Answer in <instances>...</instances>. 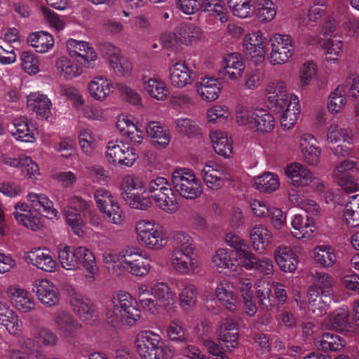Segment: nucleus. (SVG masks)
Instances as JSON below:
<instances>
[{
  "instance_id": "f257e3e1",
  "label": "nucleus",
  "mask_w": 359,
  "mask_h": 359,
  "mask_svg": "<svg viewBox=\"0 0 359 359\" xmlns=\"http://www.w3.org/2000/svg\"><path fill=\"white\" fill-rule=\"evenodd\" d=\"M175 246L170 258L172 269L183 276H192L201 270V262L196 254L194 238L187 231H177L173 234Z\"/></svg>"
},
{
  "instance_id": "f03ea898",
  "label": "nucleus",
  "mask_w": 359,
  "mask_h": 359,
  "mask_svg": "<svg viewBox=\"0 0 359 359\" xmlns=\"http://www.w3.org/2000/svg\"><path fill=\"white\" fill-rule=\"evenodd\" d=\"M57 257L62 268L67 271H76L81 266L85 270L87 283L95 282L99 273L96 259L91 250L85 246L59 245Z\"/></svg>"
},
{
  "instance_id": "7ed1b4c3",
  "label": "nucleus",
  "mask_w": 359,
  "mask_h": 359,
  "mask_svg": "<svg viewBox=\"0 0 359 359\" xmlns=\"http://www.w3.org/2000/svg\"><path fill=\"white\" fill-rule=\"evenodd\" d=\"M105 316L108 323L114 326L121 324L131 327L140 320L141 311L130 293L118 290L112 295L105 309Z\"/></svg>"
},
{
  "instance_id": "20e7f679",
  "label": "nucleus",
  "mask_w": 359,
  "mask_h": 359,
  "mask_svg": "<svg viewBox=\"0 0 359 359\" xmlns=\"http://www.w3.org/2000/svg\"><path fill=\"white\" fill-rule=\"evenodd\" d=\"M134 344L141 359H168L173 355L172 346L150 330L140 331L135 335Z\"/></svg>"
},
{
  "instance_id": "39448f33",
  "label": "nucleus",
  "mask_w": 359,
  "mask_h": 359,
  "mask_svg": "<svg viewBox=\"0 0 359 359\" xmlns=\"http://www.w3.org/2000/svg\"><path fill=\"white\" fill-rule=\"evenodd\" d=\"M136 239L145 248L161 250L168 244L169 236L166 229L159 222L151 219H141L135 224Z\"/></svg>"
},
{
  "instance_id": "423d86ee",
  "label": "nucleus",
  "mask_w": 359,
  "mask_h": 359,
  "mask_svg": "<svg viewBox=\"0 0 359 359\" xmlns=\"http://www.w3.org/2000/svg\"><path fill=\"white\" fill-rule=\"evenodd\" d=\"M146 182L139 175L129 174L125 175L120 183L121 196L132 208L145 210L151 205L150 198L145 196Z\"/></svg>"
},
{
  "instance_id": "0eeeda50",
  "label": "nucleus",
  "mask_w": 359,
  "mask_h": 359,
  "mask_svg": "<svg viewBox=\"0 0 359 359\" xmlns=\"http://www.w3.org/2000/svg\"><path fill=\"white\" fill-rule=\"evenodd\" d=\"M156 206L168 214H174L179 210V203L168 180L158 177L151 180L146 187Z\"/></svg>"
},
{
  "instance_id": "6e6552de",
  "label": "nucleus",
  "mask_w": 359,
  "mask_h": 359,
  "mask_svg": "<svg viewBox=\"0 0 359 359\" xmlns=\"http://www.w3.org/2000/svg\"><path fill=\"white\" fill-rule=\"evenodd\" d=\"M257 298L263 309L269 311L276 304L283 305L287 299V292L283 284L278 282L270 283L259 278L255 283Z\"/></svg>"
},
{
  "instance_id": "1a4fd4ad",
  "label": "nucleus",
  "mask_w": 359,
  "mask_h": 359,
  "mask_svg": "<svg viewBox=\"0 0 359 359\" xmlns=\"http://www.w3.org/2000/svg\"><path fill=\"white\" fill-rule=\"evenodd\" d=\"M270 52L268 60L270 65H283L289 62L295 53V41L289 34L276 32L269 39Z\"/></svg>"
},
{
  "instance_id": "9d476101",
  "label": "nucleus",
  "mask_w": 359,
  "mask_h": 359,
  "mask_svg": "<svg viewBox=\"0 0 359 359\" xmlns=\"http://www.w3.org/2000/svg\"><path fill=\"white\" fill-rule=\"evenodd\" d=\"M172 184L179 194L187 199L197 198L203 193L201 182L189 168L175 169L172 172Z\"/></svg>"
},
{
  "instance_id": "9b49d317",
  "label": "nucleus",
  "mask_w": 359,
  "mask_h": 359,
  "mask_svg": "<svg viewBox=\"0 0 359 359\" xmlns=\"http://www.w3.org/2000/svg\"><path fill=\"white\" fill-rule=\"evenodd\" d=\"M121 266L129 273L138 277L146 276L151 269V259L147 253L127 248L120 251Z\"/></svg>"
},
{
  "instance_id": "f8f14e48",
  "label": "nucleus",
  "mask_w": 359,
  "mask_h": 359,
  "mask_svg": "<svg viewBox=\"0 0 359 359\" xmlns=\"http://www.w3.org/2000/svg\"><path fill=\"white\" fill-rule=\"evenodd\" d=\"M96 205L109 222L121 226L124 222L122 210L116 197L105 188L97 189L94 194Z\"/></svg>"
},
{
  "instance_id": "ddd939ff",
  "label": "nucleus",
  "mask_w": 359,
  "mask_h": 359,
  "mask_svg": "<svg viewBox=\"0 0 359 359\" xmlns=\"http://www.w3.org/2000/svg\"><path fill=\"white\" fill-rule=\"evenodd\" d=\"M105 157L115 165L131 167L138 158L135 149L122 140H110L106 147Z\"/></svg>"
},
{
  "instance_id": "4468645a",
  "label": "nucleus",
  "mask_w": 359,
  "mask_h": 359,
  "mask_svg": "<svg viewBox=\"0 0 359 359\" xmlns=\"http://www.w3.org/2000/svg\"><path fill=\"white\" fill-rule=\"evenodd\" d=\"M243 48L245 54L255 62H262L266 57L267 38L260 29L252 31L245 35Z\"/></svg>"
},
{
  "instance_id": "2eb2a0df",
  "label": "nucleus",
  "mask_w": 359,
  "mask_h": 359,
  "mask_svg": "<svg viewBox=\"0 0 359 359\" xmlns=\"http://www.w3.org/2000/svg\"><path fill=\"white\" fill-rule=\"evenodd\" d=\"M52 325L59 336L67 341L76 339L81 328L73 315L66 311L55 312L53 316Z\"/></svg>"
},
{
  "instance_id": "dca6fc26",
  "label": "nucleus",
  "mask_w": 359,
  "mask_h": 359,
  "mask_svg": "<svg viewBox=\"0 0 359 359\" xmlns=\"http://www.w3.org/2000/svg\"><path fill=\"white\" fill-rule=\"evenodd\" d=\"M168 71L170 82L176 88L191 86L196 79V72L187 60H179L172 64Z\"/></svg>"
},
{
  "instance_id": "f3484780",
  "label": "nucleus",
  "mask_w": 359,
  "mask_h": 359,
  "mask_svg": "<svg viewBox=\"0 0 359 359\" xmlns=\"http://www.w3.org/2000/svg\"><path fill=\"white\" fill-rule=\"evenodd\" d=\"M358 170L354 161L346 160L334 168L333 175L339 186L345 191L352 193L359 190V183L351 177V174H355Z\"/></svg>"
},
{
  "instance_id": "a211bd4d",
  "label": "nucleus",
  "mask_w": 359,
  "mask_h": 359,
  "mask_svg": "<svg viewBox=\"0 0 359 359\" xmlns=\"http://www.w3.org/2000/svg\"><path fill=\"white\" fill-rule=\"evenodd\" d=\"M151 295L155 299L156 304L172 315L177 311L175 292L165 283H156L151 287Z\"/></svg>"
},
{
  "instance_id": "6ab92c4d",
  "label": "nucleus",
  "mask_w": 359,
  "mask_h": 359,
  "mask_svg": "<svg viewBox=\"0 0 359 359\" xmlns=\"http://www.w3.org/2000/svg\"><path fill=\"white\" fill-rule=\"evenodd\" d=\"M26 262L32 264L37 269L48 273L57 271L58 264L53 253L48 248H34L24 255Z\"/></svg>"
},
{
  "instance_id": "aec40b11",
  "label": "nucleus",
  "mask_w": 359,
  "mask_h": 359,
  "mask_svg": "<svg viewBox=\"0 0 359 359\" xmlns=\"http://www.w3.org/2000/svg\"><path fill=\"white\" fill-rule=\"evenodd\" d=\"M274 110L281 113L280 121L284 130H290L296 124L301 112L299 97L291 93L283 106H276Z\"/></svg>"
},
{
  "instance_id": "412c9836",
  "label": "nucleus",
  "mask_w": 359,
  "mask_h": 359,
  "mask_svg": "<svg viewBox=\"0 0 359 359\" xmlns=\"http://www.w3.org/2000/svg\"><path fill=\"white\" fill-rule=\"evenodd\" d=\"M66 48L70 56H75L76 59L85 61L84 64L87 65L89 69L95 67L97 54L88 42L69 39L66 41Z\"/></svg>"
},
{
  "instance_id": "4be33fe9",
  "label": "nucleus",
  "mask_w": 359,
  "mask_h": 359,
  "mask_svg": "<svg viewBox=\"0 0 359 359\" xmlns=\"http://www.w3.org/2000/svg\"><path fill=\"white\" fill-rule=\"evenodd\" d=\"M223 84L217 77L205 76L196 83V92L200 99L205 102H212L219 98Z\"/></svg>"
},
{
  "instance_id": "5701e85b",
  "label": "nucleus",
  "mask_w": 359,
  "mask_h": 359,
  "mask_svg": "<svg viewBox=\"0 0 359 359\" xmlns=\"http://www.w3.org/2000/svg\"><path fill=\"white\" fill-rule=\"evenodd\" d=\"M18 223L32 231H39L43 226V219L41 214L33 212L25 202H18L12 212Z\"/></svg>"
},
{
  "instance_id": "b1692460",
  "label": "nucleus",
  "mask_w": 359,
  "mask_h": 359,
  "mask_svg": "<svg viewBox=\"0 0 359 359\" xmlns=\"http://www.w3.org/2000/svg\"><path fill=\"white\" fill-rule=\"evenodd\" d=\"M283 171L290 180V184L296 188L307 187L314 180L313 172L300 163H289L284 168Z\"/></svg>"
},
{
  "instance_id": "393cba45",
  "label": "nucleus",
  "mask_w": 359,
  "mask_h": 359,
  "mask_svg": "<svg viewBox=\"0 0 359 359\" xmlns=\"http://www.w3.org/2000/svg\"><path fill=\"white\" fill-rule=\"evenodd\" d=\"M33 292L39 302L47 307L56 306L60 302V293L56 285L50 280L43 278L34 281Z\"/></svg>"
},
{
  "instance_id": "a878e982",
  "label": "nucleus",
  "mask_w": 359,
  "mask_h": 359,
  "mask_svg": "<svg viewBox=\"0 0 359 359\" xmlns=\"http://www.w3.org/2000/svg\"><path fill=\"white\" fill-rule=\"evenodd\" d=\"M245 69V63L241 55L233 53L224 57L220 73L231 81H238L243 77Z\"/></svg>"
},
{
  "instance_id": "bb28decb",
  "label": "nucleus",
  "mask_w": 359,
  "mask_h": 359,
  "mask_svg": "<svg viewBox=\"0 0 359 359\" xmlns=\"http://www.w3.org/2000/svg\"><path fill=\"white\" fill-rule=\"evenodd\" d=\"M114 90L112 81L103 75H97L92 78L87 84V91L90 97L95 101H106Z\"/></svg>"
},
{
  "instance_id": "cd10ccee",
  "label": "nucleus",
  "mask_w": 359,
  "mask_h": 359,
  "mask_svg": "<svg viewBox=\"0 0 359 359\" xmlns=\"http://www.w3.org/2000/svg\"><path fill=\"white\" fill-rule=\"evenodd\" d=\"M273 257L276 264L283 272L293 273L297 270L299 259L294 248L280 245L275 250Z\"/></svg>"
},
{
  "instance_id": "c85d7f7f",
  "label": "nucleus",
  "mask_w": 359,
  "mask_h": 359,
  "mask_svg": "<svg viewBox=\"0 0 359 359\" xmlns=\"http://www.w3.org/2000/svg\"><path fill=\"white\" fill-rule=\"evenodd\" d=\"M13 306L20 312L28 313L35 309V301L26 290L17 285L9 286L6 290Z\"/></svg>"
},
{
  "instance_id": "c756f323",
  "label": "nucleus",
  "mask_w": 359,
  "mask_h": 359,
  "mask_svg": "<svg viewBox=\"0 0 359 359\" xmlns=\"http://www.w3.org/2000/svg\"><path fill=\"white\" fill-rule=\"evenodd\" d=\"M224 169L213 161H208L201 170V176L205 184L213 190H218L224 186Z\"/></svg>"
},
{
  "instance_id": "7c9ffc66",
  "label": "nucleus",
  "mask_w": 359,
  "mask_h": 359,
  "mask_svg": "<svg viewBox=\"0 0 359 359\" xmlns=\"http://www.w3.org/2000/svg\"><path fill=\"white\" fill-rule=\"evenodd\" d=\"M85 61L61 56L56 60L55 67L57 72L65 79H72L81 75L85 69H89Z\"/></svg>"
},
{
  "instance_id": "2f4dec72",
  "label": "nucleus",
  "mask_w": 359,
  "mask_h": 359,
  "mask_svg": "<svg viewBox=\"0 0 359 359\" xmlns=\"http://www.w3.org/2000/svg\"><path fill=\"white\" fill-rule=\"evenodd\" d=\"M179 306L184 312H189L198 304V289L189 281H182L177 287Z\"/></svg>"
},
{
  "instance_id": "473e14b6",
  "label": "nucleus",
  "mask_w": 359,
  "mask_h": 359,
  "mask_svg": "<svg viewBox=\"0 0 359 359\" xmlns=\"http://www.w3.org/2000/svg\"><path fill=\"white\" fill-rule=\"evenodd\" d=\"M299 148L304 160L310 165H316L321 154L315 137L309 133L302 134L299 141Z\"/></svg>"
},
{
  "instance_id": "72a5a7b5",
  "label": "nucleus",
  "mask_w": 359,
  "mask_h": 359,
  "mask_svg": "<svg viewBox=\"0 0 359 359\" xmlns=\"http://www.w3.org/2000/svg\"><path fill=\"white\" fill-rule=\"evenodd\" d=\"M0 325L13 336L22 330V322L18 313L3 302H0Z\"/></svg>"
},
{
  "instance_id": "f704fd0d",
  "label": "nucleus",
  "mask_w": 359,
  "mask_h": 359,
  "mask_svg": "<svg viewBox=\"0 0 359 359\" xmlns=\"http://www.w3.org/2000/svg\"><path fill=\"white\" fill-rule=\"evenodd\" d=\"M265 92L268 95V101L271 107L285 104L290 94L287 93L286 82L283 79H275L269 81L266 86Z\"/></svg>"
},
{
  "instance_id": "c9c22d12",
  "label": "nucleus",
  "mask_w": 359,
  "mask_h": 359,
  "mask_svg": "<svg viewBox=\"0 0 359 359\" xmlns=\"http://www.w3.org/2000/svg\"><path fill=\"white\" fill-rule=\"evenodd\" d=\"M142 85L144 91L152 99L157 101H165L169 95V87L165 81L158 76H144Z\"/></svg>"
},
{
  "instance_id": "e433bc0d",
  "label": "nucleus",
  "mask_w": 359,
  "mask_h": 359,
  "mask_svg": "<svg viewBox=\"0 0 359 359\" xmlns=\"http://www.w3.org/2000/svg\"><path fill=\"white\" fill-rule=\"evenodd\" d=\"M31 207L36 210H42L50 219H58L59 212L54 208L53 202L44 194L29 192L26 196Z\"/></svg>"
},
{
  "instance_id": "4c0bfd02",
  "label": "nucleus",
  "mask_w": 359,
  "mask_h": 359,
  "mask_svg": "<svg viewBox=\"0 0 359 359\" xmlns=\"http://www.w3.org/2000/svg\"><path fill=\"white\" fill-rule=\"evenodd\" d=\"M215 293L217 300L226 309L232 312L238 309V299L233 292V286L228 280H219L217 284Z\"/></svg>"
},
{
  "instance_id": "58836bf2",
  "label": "nucleus",
  "mask_w": 359,
  "mask_h": 359,
  "mask_svg": "<svg viewBox=\"0 0 359 359\" xmlns=\"http://www.w3.org/2000/svg\"><path fill=\"white\" fill-rule=\"evenodd\" d=\"M27 103L39 118L47 120L50 116L52 103L47 95L39 92L31 93L27 96Z\"/></svg>"
},
{
  "instance_id": "ea45409f",
  "label": "nucleus",
  "mask_w": 359,
  "mask_h": 359,
  "mask_svg": "<svg viewBox=\"0 0 359 359\" xmlns=\"http://www.w3.org/2000/svg\"><path fill=\"white\" fill-rule=\"evenodd\" d=\"M13 125L15 130L12 132L17 140L33 142L37 134L34 123L25 116L17 117L13 119Z\"/></svg>"
},
{
  "instance_id": "a19ab883",
  "label": "nucleus",
  "mask_w": 359,
  "mask_h": 359,
  "mask_svg": "<svg viewBox=\"0 0 359 359\" xmlns=\"http://www.w3.org/2000/svg\"><path fill=\"white\" fill-rule=\"evenodd\" d=\"M348 316L349 313L346 308H339L332 313L325 321L323 326L325 329L347 331L358 334L359 330H355V328L348 323Z\"/></svg>"
},
{
  "instance_id": "79ce46f5",
  "label": "nucleus",
  "mask_w": 359,
  "mask_h": 359,
  "mask_svg": "<svg viewBox=\"0 0 359 359\" xmlns=\"http://www.w3.org/2000/svg\"><path fill=\"white\" fill-rule=\"evenodd\" d=\"M291 233L297 239L309 240L313 237L316 229L313 222L308 217L297 214L291 218Z\"/></svg>"
},
{
  "instance_id": "37998d69",
  "label": "nucleus",
  "mask_w": 359,
  "mask_h": 359,
  "mask_svg": "<svg viewBox=\"0 0 359 359\" xmlns=\"http://www.w3.org/2000/svg\"><path fill=\"white\" fill-rule=\"evenodd\" d=\"M252 247L256 252L265 251L273 242L272 232L264 224H255L250 233Z\"/></svg>"
},
{
  "instance_id": "c03bdc74",
  "label": "nucleus",
  "mask_w": 359,
  "mask_h": 359,
  "mask_svg": "<svg viewBox=\"0 0 359 359\" xmlns=\"http://www.w3.org/2000/svg\"><path fill=\"white\" fill-rule=\"evenodd\" d=\"M210 139L215 151L226 158H230L233 153V141L228 134L220 130H212Z\"/></svg>"
},
{
  "instance_id": "a18cd8bd",
  "label": "nucleus",
  "mask_w": 359,
  "mask_h": 359,
  "mask_svg": "<svg viewBox=\"0 0 359 359\" xmlns=\"http://www.w3.org/2000/svg\"><path fill=\"white\" fill-rule=\"evenodd\" d=\"M314 345L318 350L322 351L337 352L344 348L346 341L336 334L326 332L314 339Z\"/></svg>"
},
{
  "instance_id": "49530a36",
  "label": "nucleus",
  "mask_w": 359,
  "mask_h": 359,
  "mask_svg": "<svg viewBox=\"0 0 359 359\" xmlns=\"http://www.w3.org/2000/svg\"><path fill=\"white\" fill-rule=\"evenodd\" d=\"M252 129L260 133H268L275 126V118L272 114L264 108H255Z\"/></svg>"
},
{
  "instance_id": "de8ad7c7",
  "label": "nucleus",
  "mask_w": 359,
  "mask_h": 359,
  "mask_svg": "<svg viewBox=\"0 0 359 359\" xmlns=\"http://www.w3.org/2000/svg\"><path fill=\"white\" fill-rule=\"evenodd\" d=\"M311 257L317 265L324 268L332 267L337 262L336 250L328 245H321L313 248Z\"/></svg>"
},
{
  "instance_id": "09e8293b",
  "label": "nucleus",
  "mask_w": 359,
  "mask_h": 359,
  "mask_svg": "<svg viewBox=\"0 0 359 359\" xmlns=\"http://www.w3.org/2000/svg\"><path fill=\"white\" fill-rule=\"evenodd\" d=\"M109 62L110 68L118 76L128 77L132 73V63L128 59L121 57V50L117 48H113L109 53Z\"/></svg>"
},
{
  "instance_id": "8fccbe9b",
  "label": "nucleus",
  "mask_w": 359,
  "mask_h": 359,
  "mask_svg": "<svg viewBox=\"0 0 359 359\" xmlns=\"http://www.w3.org/2000/svg\"><path fill=\"white\" fill-rule=\"evenodd\" d=\"M234 251L226 248L215 250L211 257V263L219 272L224 269L235 271Z\"/></svg>"
},
{
  "instance_id": "3c124183",
  "label": "nucleus",
  "mask_w": 359,
  "mask_h": 359,
  "mask_svg": "<svg viewBox=\"0 0 359 359\" xmlns=\"http://www.w3.org/2000/svg\"><path fill=\"white\" fill-rule=\"evenodd\" d=\"M217 333L221 341L229 343L232 348L237 346L238 339V324L232 319L226 318L224 320L219 324Z\"/></svg>"
},
{
  "instance_id": "603ef678",
  "label": "nucleus",
  "mask_w": 359,
  "mask_h": 359,
  "mask_svg": "<svg viewBox=\"0 0 359 359\" xmlns=\"http://www.w3.org/2000/svg\"><path fill=\"white\" fill-rule=\"evenodd\" d=\"M307 297L313 312H317L318 316H323L326 313L332 297V296H324L322 292L318 291L316 287L308 288Z\"/></svg>"
},
{
  "instance_id": "864d4df0",
  "label": "nucleus",
  "mask_w": 359,
  "mask_h": 359,
  "mask_svg": "<svg viewBox=\"0 0 359 359\" xmlns=\"http://www.w3.org/2000/svg\"><path fill=\"white\" fill-rule=\"evenodd\" d=\"M28 43L38 53H46L52 49L55 44L53 36L47 32L41 31L32 33L27 38Z\"/></svg>"
},
{
  "instance_id": "5fc2aeb1",
  "label": "nucleus",
  "mask_w": 359,
  "mask_h": 359,
  "mask_svg": "<svg viewBox=\"0 0 359 359\" xmlns=\"http://www.w3.org/2000/svg\"><path fill=\"white\" fill-rule=\"evenodd\" d=\"M332 15L327 18L323 27V34L325 36H332L337 27L341 26L346 17V7L338 3L331 9Z\"/></svg>"
},
{
  "instance_id": "6e6d98bb",
  "label": "nucleus",
  "mask_w": 359,
  "mask_h": 359,
  "mask_svg": "<svg viewBox=\"0 0 359 359\" xmlns=\"http://www.w3.org/2000/svg\"><path fill=\"white\" fill-rule=\"evenodd\" d=\"M100 141V135L88 128H83L79 133V143L81 149L86 155L94 154Z\"/></svg>"
},
{
  "instance_id": "4d7b16f0",
  "label": "nucleus",
  "mask_w": 359,
  "mask_h": 359,
  "mask_svg": "<svg viewBox=\"0 0 359 359\" xmlns=\"http://www.w3.org/2000/svg\"><path fill=\"white\" fill-rule=\"evenodd\" d=\"M312 285L309 287H316L318 291L322 292L324 296H333V288L335 281L333 277L323 271H316L312 273Z\"/></svg>"
},
{
  "instance_id": "13d9d810",
  "label": "nucleus",
  "mask_w": 359,
  "mask_h": 359,
  "mask_svg": "<svg viewBox=\"0 0 359 359\" xmlns=\"http://www.w3.org/2000/svg\"><path fill=\"white\" fill-rule=\"evenodd\" d=\"M63 212L66 223L73 233L79 237H83L86 234V223L81 215V212L71 207H65Z\"/></svg>"
},
{
  "instance_id": "bf43d9fd",
  "label": "nucleus",
  "mask_w": 359,
  "mask_h": 359,
  "mask_svg": "<svg viewBox=\"0 0 359 359\" xmlns=\"http://www.w3.org/2000/svg\"><path fill=\"white\" fill-rule=\"evenodd\" d=\"M318 66L312 60L304 62L300 67L298 72V89L307 88L318 74Z\"/></svg>"
},
{
  "instance_id": "052dcab7",
  "label": "nucleus",
  "mask_w": 359,
  "mask_h": 359,
  "mask_svg": "<svg viewBox=\"0 0 359 359\" xmlns=\"http://www.w3.org/2000/svg\"><path fill=\"white\" fill-rule=\"evenodd\" d=\"M254 186L260 192L272 193L280 187V180L277 174L266 172L254 179Z\"/></svg>"
},
{
  "instance_id": "680f3d73",
  "label": "nucleus",
  "mask_w": 359,
  "mask_h": 359,
  "mask_svg": "<svg viewBox=\"0 0 359 359\" xmlns=\"http://www.w3.org/2000/svg\"><path fill=\"white\" fill-rule=\"evenodd\" d=\"M344 221L351 228L359 226V194L350 197L343 211Z\"/></svg>"
},
{
  "instance_id": "e2e57ef3",
  "label": "nucleus",
  "mask_w": 359,
  "mask_h": 359,
  "mask_svg": "<svg viewBox=\"0 0 359 359\" xmlns=\"http://www.w3.org/2000/svg\"><path fill=\"white\" fill-rule=\"evenodd\" d=\"M347 104L346 90L344 86H337L329 95L327 109L332 114L342 111Z\"/></svg>"
},
{
  "instance_id": "0e129e2a",
  "label": "nucleus",
  "mask_w": 359,
  "mask_h": 359,
  "mask_svg": "<svg viewBox=\"0 0 359 359\" xmlns=\"http://www.w3.org/2000/svg\"><path fill=\"white\" fill-rule=\"evenodd\" d=\"M344 41L341 39H327L324 43L325 60L330 64H336L341 57Z\"/></svg>"
},
{
  "instance_id": "69168bd1",
  "label": "nucleus",
  "mask_w": 359,
  "mask_h": 359,
  "mask_svg": "<svg viewBox=\"0 0 359 359\" xmlns=\"http://www.w3.org/2000/svg\"><path fill=\"white\" fill-rule=\"evenodd\" d=\"M70 304L81 320L87 322L92 319L94 310L86 299L76 294L72 298Z\"/></svg>"
},
{
  "instance_id": "338daca9",
  "label": "nucleus",
  "mask_w": 359,
  "mask_h": 359,
  "mask_svg": "<svg viewBox=\"0 0 359 359\" xmlns=\"http://www.w3.org/2000/svg\"><path fill=\"white\" fill-rule=\"evenodd\" d=\"M201 8L210 15L217 17L222 23L228 20V11L223 0H203L201 4Z\"/></svg>"
},
{
  "instance_id": "774afa93",
  "label": "nucleus",
  "mask_w": 359,
  "mask_h": 359,
  "mask_svg": "<svg viewBox=\"0 0 359 359\" xmlns=\"http://www.w3.org/2000/svg\"><path fill=\"white\" fill-rule=\"evenodd\" d=\"M147 134L156 139V143L161 147L165 148L170 142V136L168 130L163 128L158 121H150L146 127Z\"/></svg>"
}]
</instances>
